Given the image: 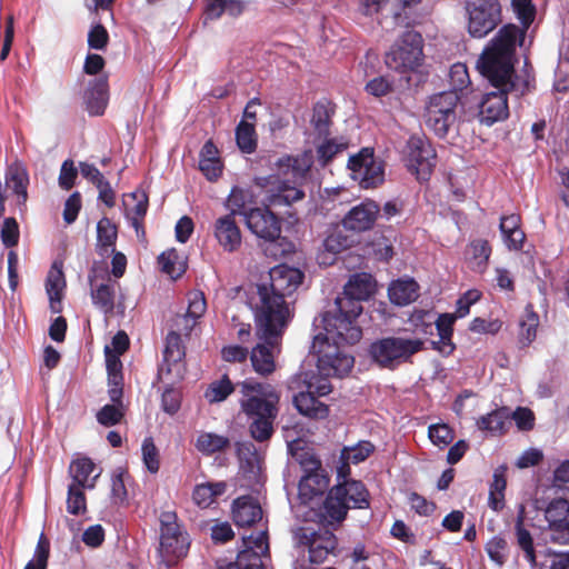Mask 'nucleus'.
<instances>
[{
	"mask_svg": "<svg viewBox=\"0 0 569 569\" xmlns=\"http://www.w3.org/2000/svg\"><path fill=\"white\" fill-rule=\"evenodd\" d=\"M108 80L99 78L90 82L84 92V104L88 113L92 117L102 116L108 106Z\"/></svg>",
	"mask_w": 569,
	"mask_h": 569,
	"instance_id": "obj_27",
	"label": "nucleus"
},
{
	"mask_svg": "<svg viewBox=\"0 0 569 569\" xmlns=\"http://www.w3.org/2000/svg\"><path fill=\"white\" fill-rule=\"evenodd\" d=\"M86 487L69 485L67 497V511L70 515H83L87 511V498L83 492Z\"/></svg>",
	"mask_w": 569,
	"mask_h": 569,
	"instance_id": "obj_52",
	"label": "nucleus"
},
{
	"mask_svg": "<svg viewBox=\"0 0 569 569\" xmlns=\"http://www.w3.org/2000/svg\"><path fill=\"white\" fill-rule=\"evenodd\" d=\"M239 405L249 423V433L258 442L268 441L274 433V420L279 412L278 392L270 385L246 379L237 383Z\"/></svg>",
	"mask_w": 569,
	"mask_h": 569,
	"instance_id": "obj_3",
	"label": "nucleus"
},
{
	"mask_svg": "<svg viewBox=\"0 0 569 569\" xmlns=\"http://www.w3.org/2000/svg\"><path fill=\"white\" fill-rule=\"evenodd\" d=\"M471 257L469 260L471 270L476 272H485L491 256V246L485 239L472 240L469 244Z\"/></svg>",
	"mask_w": 569,
	"mask_h": 569,
	"instance_id": "obj_41",
	"label": "nucleus"
},
{
	"mask_svg": "<svg viewBox=\"0 0 569 569\" xmlns=\"http://www.w3.org/2000/svg\"><path fill=\"white\" fill-rule=\"evenodd\" d=\"M421 338L385 337L370 345L372 361L381 369L396 370L401 365L412 362V357L423 349Z\"/></svg>",
	"mask_w": 569,
	"mask_h": 569,
	"instance_id": "obj_5",
	"label": "nucleus"
},
{
	"mask_svg": "<svg viewBox=\"0 0 569 569\" xmlns=\"http://www.w3.org/2000/svg\"><path fill=\"white\" fill-rule=\"evenodd\" d=\"M50 556V541L41 533L36 547L34 559L30 560L24 569H47Z\"/></svg>",
	"mask_w": 569,
	"mask_h": 569,
	"instance_id": "obj_54",
	"label": "nucleus"
},
{
	"mask_svg": "<svg viewBox=\"0 0 569 569\" xmlns=\"http://www.w3.org/2000/svg\"><path fill=\"white\" fill-rule=\"evenodd\" d=\"M269 203L264 207L251 208L246 213V224L248 229L256 234L257 237L264 239L270 242L266 248V252H270L273 257L282 256L287 252V249H281L278 253L277 251H272L276 248V241H284V238L280 237L281 233V219L274 214L270 208Z\"/></svg>",
	"mask_w": 569,
	"mask_h": 569,
	"instance_id": "obj_12",
	"label": "nucleus"
},
{
	"mask_svg": "<svg viewBox=\"0 0 569 569\" xmlns=\"http://www.w3.org/2000/svg\"><path fill=\"white\" fill-rule=\"evenodd\" d=\"M262 518V508L252 496H241L232 502V520L239 527H252Z\"/></svg>",
	"mask_w": 569,
	"mask_h": 569,
	"instance_id": "obj_24",
	"label": "nucleus"
},
{
	"mask_svg": "<svg viewBox=\"0 0 569 569\" xmlns=\"http://www.w3.org/2000/svg\"><path fill=\"white\" fill-rule=\"evenodd\" d=\"M64 288L66 279L62 271V263L56 261L51 266L46 280V291L49 300L61 302Z\"/></svg>",
	"mask_w": 569,
	"mask_h": 569,
	"instance_id": "obj_42",
	"label": "nucleus"
},
{
	"mask_svg": "<svg viewBox=\"0 0 569 569\" xmlns=\"http://www.w3.org/2000/svg\"><path fill=\"white\" fill-rule=\"evenodd\" d=\"M467 30L470 37L482 39L502 21L499 0H466Z\"/></svg>",
	"mask_w": 569,
	"mask_h": 569,
	"instance_id": "obj_10",
	"label": "nucleus"
},
{
	"mask_svg": "<svg viewBox=\"0 0 569 569\" xmlns=\"http://www.w3.org/2000/svg\"><path fill=\"white\" fill-rule=\"evenodd\" d=\"M217 569H264L261 555L250 549H244L239 552L234 562H229L223 566H218Z\"/></svg>",
	"mask_w": 569,
	"mask_h": 569,
	"instance_id": "obj_49",
	"label": "nucleus"
},
{
	"mask_svg": "<svg viewBox=\"0 0 569 569\" xmlns=\"http://www.w3.org/2000/svg\"><path fill=\"white\" fill-rule=\"evenodd\" d=\"M329 476L325 471L303 475L299 482V497L302 502L307 503L316 497H321L328 490Z\"/></svg>",
	"mask_w": 569,
	"mask_h": 569,
	"instance_id": "obj_29",
	"label": "nucleus"
},
{
	"mask_svg": "<svg viewBox=\"0 0 569 569\" xmlns=\"http://www.w3.org/2000/svg\"><path fill=\"white\" fill-rule=\"evenodd\" d=\"M423 58L422 37L416 31H406L400 44L386 57L389 68L400 72L413 70L421 64Z\"/></svg>",
	"mask_w": 569,
	"mask_h": 569,
	"instance_id": "obj_13",
	"label": "nucleus"
},
{
	"mask_svg": "<svg viewBox=\"0 0 569 569\" xmlns=\"http://www.w3.org/2000/svg\"><path fill=\"white\" fill-rule=\"evenodd\" d=\"M428 437L433 445L443 448L453 440V431L446 423H435L429 426Z\"/></svg>",
	"mask_w": 569,
	"mask_h": 569,
	"instance_id": "obj_58",
	"label": "nucleus"
},
{
	"mask_svg": "<svg viewBox=\"0 0 569 569\" xmlns=\"http://www.w3.org/2000/svg\"><path fill=\"white\" fill-rule=\"evenodd\" d=\"M94 470V463L89 458H80L73 460L69 467V473L72 478V482L70 485H77L80 487L87 488V482L89 476ZM93 485L88 486V488H92Z\"/></svg>",
	"mask_w": 569,
	"mask_h": 569,
	"instance_id": "obj_50",
	"label": "nucleus"
},
{
	"mask_svg": "<svg viewBox=\"0 0 569 569\" xmlns=\"http://www.w3.org/2000/svg\"><path fill=\"white\" fill-rule=\"evenodd\" d=\"M495 88L497 91L486 93L479 104V120L487 126L502 121L509 116L508 91L502 87Z\"/></svg>",
	"mask_w": 569,
	"mask_h": 569,
	"instance_id": "obj_19",
	"label": "nucleus"
},
{
	"mask_svg": "<svg viewBox=\"0 0 569 569\" xmlns=\"http://www.w3.org/2000/svg\"><path fill=\"white\" fill-rule=\"evenodd\" d=\"M98 244L104 249L112 247L117 240V227L112 221L103 217L97 224Z\"/></svg>",
	"mask_w": 569,
	"mask_h": 569,
	"instance_id": "obj_56",
	"label": "nucleus"
},
{
	"mask_svg": "<svg viewBox=\"0 0 569 569\" xmlns=\"http://www.w3.org/2000/svg\"><path fill=\"white\" fill-rule=\"evenodd\" d=\"M229 446L230 440L227 437L212 432L200 433L196 441L197 450L206 456L222 451Z\"/></svg>",
	"mask_w": 569,
	"mask_h": 569,
	"instance_id": "obj_44",
	"label": "nucleus"
},
{
	"mask_svg": "<svg viewBox=\"0 0 569 569\" xmlns=\"http://www.w3.org/2000/svg\"><path fill=\"white\" fill-rule=\"evenodd\" d=\"M213 234L224 251L234 252L241 246V231L232 214H226L216 220Z\"/></svg>",
	"mask_w": 569,
	"mask_h": 569,
	"instance_id": "obj_23",
	"label": "nucleus"
},
{
	"mask_svg": "<svg viewBox=\"0 0 569 569\" xmlns=\"http://www.w3.org/2000/svg\"><path fill=\"white\" fill-rule=\"evenodd\" d=\"M348 168L352 172V178L358 180L363 189L376 188L385 180L383 166L375 159L373 151L369 148H363L359 153L351 156Z\"/></svg>",
	"mask_w": 569,
	"mask_h": 569,
	"instance_id": "obj_14",
	"label": "nucleus"
},
{
	"mask_svg": "<svg viewBox=\"0 0 569 569\" xmlns=\"http://www.w3.org/2000/svg\"><path fill=\"white\" fill-rule=\"evenodd\" d=\"M295 540L299 547L308 550L311 563H322L330 556L336 557L338 539L336 535L325 526H302L295 531Z\"/></svg>",
	"mask_w": 569,
	"mask_h": 569,
	"instance_id": "obj_9",
	"label": "nucleus"
},
{
	"mask_svg": "<svg viewBox=\"0 0 569 569\" xmlns=\"http://www.w3.org/2000/svg\"><path fill=\"white\" fill-rule=\"evenodd\" d=\"M158 263L161 270L172 279L180 278L186 271V266L181 261L180 254L174 248L163 251L158 257Z\"/></svg>",
	"mask_w": 569,
	"mask_h": 569,
	"instance_id": "obj_48",
	"label": "nucleus"
},
{
	"mask_svg": "<svg viewBox=\"0 0 569 569\" xmlns=\"http://www.w3.org/2000/svg\"><path fill=\"white\" fill-rule=\"evenodd\" d=\"M456 320L457 316L452 313H441L438 319L433 321V326L439 336V341L433 342V348L445 356L451 355L456 349L452 342L453 325Z\"/></svg>",
	"mask_w": 569,
	"mask_h": 569,
	"instance_id": "obj_32",
	"label": "nucleus"
},
{
	"mask_svg": "<svg viewBox=\"0 0 569 569\" xmlns=\"http://www.w3.org/2000/svg\"><path fill=\"white\" fill-rule=\"evenodd\" d=\"M459 99L455 91H442L430 97L425 113L426 124L439 138L446 137L455 123Z\"/></svg>",
	"mask_w": 569,
	"mask_h": 569,
	"instance_id": "obj_11",
	"label": "nucleus"
},
{
	"mask_svg": "<svg viewBox=\"0 0 569 569\" xmlns=\"http://www.w3.org/2000/svg\"><path fill=\"white\" fill-rule=\"evenodd\" d=\"M436 151L421 137L412 136L407 142V167L419 181H427L435 167Z\"/></svg>",
	"mask_w": 569,
	"mask_h": 569,
	"instance_id": "obj_15",
	"label": "nucleus"
},
{
	"mask_svg": "<svg viewBox=\"0 0 569 569\" xmlns=\"http://www.w3.org/2000/svg\"><path fill=\"white\" fill-rule=\"evenodd\" d=\"M253 202V194L249 189L241 187H233L227 199V207L230 209V213L233 217L236 214L243 216L246 218L247 206Z\"/></svg>",
	"mask_w": 569,
	"mask_h": 569,
	"instance_id": "obj_45",
	"label": "nucleus"
},
{
	"mask_svg": "<svg viewBox=\"0 0 569 569\" xmlns=\"http://www.w3.org/2000/svg\"><path fill=\"white\" fill-rule=\"evenodd\" d=\"M29 184V176L24 168L20 166H12L7 173V186L26 202L28 198L27 187Z\"/></svg>",
	"mask_w": 569,
	"mask_h": 569,
	"instance_id": "obj_46",
	"label": "nucleus"
},
{
	"mask_svg": "<svg viewBox=\"0 0 569 569\" xmlns=\"http://www.w3.org/2000/svg\"><path fill=\"white\" fill-rule=\"evenodd\" d=\"M515 36L513 27H501L481 53L478 68L492 87H502L508 93L523 96L531 90L533 80H520L516 74Z\"/></svg>",
	"mask_w": 569,
	"mask_h": 569,
	"instance_id": "obj_2",
	"label": "nucleus"
},
{
	"mask_svg": "<svg viewBox=\"0 0 569 569\" xmlns=\"http://www.w3.org/2000/svg\"><path fill=\"white\" fill-rule=\"evenodd\" d=\"M373 450L375 446L370 441H360L351 448H343L341 451V459L346 462L340 468L339 473H342L345 469L349 471V462L357 465L365 461Z\"/></svg>",
	"mask_w": 569,
	"mask_h": 569,
	"instance_id": "obj_47",
	"label": "nucleus"
},
{
	"mask_svg": "<svg viewBox=\"0 0 569 569\" xmlns=\"http://www.w3.org/2000/svg\"><path fill=\"white\" fill-rule=\"evenodd\" d=\"M99 276L96 270L89 274L92 303L106 316L111 315L114 309V281L107 272L102 273V282L98 283Z\"/></svg>",
	"mask_w": 569,
	"mask_h": 569,
	"instance_id": "obj_20",
	"label": "nucleus"
},
{
	"mask_svg": "<svg viewBox=\"0 0 569 569\" xmlns=\"http://www.w3.org/2000/svg\"><path fill=\"white\" fill-rule=\"evenodd\" d=\"M303 279L301 270L279 264L270 269L269 282L254 286L249 303L261 337L282 336L290 318L286 297L291 296Z\"/></svg>",
	"mask_w": 569,
	"mask_h": 569,
	"instance_id": "obj_1",
	"label": "nucleus"
},
{
	"mask_svg": "<svg viewBox=\"0 0 569 569\" xmlns=\"http://www.w3.org/2000/svg\"><path fill=\"white\" fill-rule=\"evenodd\" d=\"M507 541L501 537H493L487 545L486 551L489 558L497 565L502 566L506 561L505 551L507 549Z\"/></svg>",
	"mask_w": 569,
	"mask_h": 569,
	"instance_id": "obj_63",
	"label": "nucleus"
},
{
	"mask_svg": "<svg viewBox=\"0 0 569 569\" xmlns=\"http://www.w3.org/2000/svg\"><path fill=\"white\" fill-rule=\"evenodd\" d=\"M343 292L361 302L369 299L373 292L371 277L367 273L351 276L343 288Z\"/></svg>",
	"mask_w": 569,
	"mask_h": 569,
	"instance_id": "obj_40",
	"label": "nucleus"
},
{
	"mask_svg": "<svg viewBox=\"0 0 569 569\" xmlns=\"http://www.w3.org/2000/svg\"><path fill=\"white\" fill-rule=\"evenodd\" d=\"M361 312V301L342 292L336 298L335 309L322 315L321 323L325 331L332 333L335 339H342L348 345H355L362 337L361 328L356 325Z\"/></svg>",
	"mask_w": 569,
	"mask_h": 569,
	"instance_id": "obj_4",
	"label": "nucleus"
},
{
	"mask_svg": "<svg viewBox=\"0 0 569 569\" xmlns=\"http://www.w3.org/2000/svg\"><path fill=\"white\" fill-rule=\"evenodd\" d=\"M421 0H357V12L386 28L407 23L409 10Z\"/></svg>",
	"mask_w": 569,
	"mask_h": 569,
	"instance_id": "obj_8",
	"label": "nucleus"
},
{
	"mask_svg": "<svg viewBox=\"0 0 569 569\" xmlns=\"http://www.w3.org/2000/svg\"><path fill=\"white\" fill-rule=\"evenodd\" d=\"M380 213L379 204L370 199L352 207L343 217V228L353 233H361L372 229Z\"/></svg>",
	"mask_w": 569,
	"mask_h": 569,
	"instance_id": "obj_18",
	"label": "nucleus"
},
{
	"mask_svg": "<svg viewBox=\"0 0 569 569\" xmlns=\"http://www.w3.org/2000/svg\"><path fill=\"white\" fill-rule=\"evenodd\" d=\"M476 426L481 431H487L492 436L505 435L510 426V413L506 407L497 408L491 412L477 419Z\"/></svg>",
	"mask_w": 569,
	"mask_h": 569,
	"instance_id": "obj_31",
	"label": "nucleus"
},
{
	"mask_svg": "<svg viewBox=\"0 0 569 569\" xmlns=\"http://www.w3.org/2000/svg\"><path fill=\"white\" fill-rule=\"evenodd\" d=\"M234 390V386L227 375L218 381L212 382L204 392V398L210 402L224 401Z\"/></svg>",
	"mask_w": 569,
	"mask_h": 569,
	"instance_id": "obj_51",
	"label": "nucleus"
},
{
	"mask_svg": "<svg viewBox=\"0 0 569 569\" xmlns=\"http://www.w3.org/2000/svg\"><path fill=\"white\" fill-rule=\"evenodd\" d=\"M525 509L521 507L520 512L517 516L515 525V535L517 545L525 552V558L531 565L537 566L536 550L533 546V539L529 530L525 528Z\"/></svg>",
	"mask_w": 569,
	"mask_h": 569,
	"instance_id": "obj_36",
	"label": "nucleus"
},
{
	"mask_svg": "<svg viewBox=\"0 0 569 569\" xmlns=\"http://www.w3.org/2000/svg\"><path fill=\"white\" fill-rule=\"evenodd\" d=\"M449 83L451 87L449 91H455L457 94L459 91L469 87L470 78L468 68L465 63L458 62L451 66L449 71Z\"/></svg>",
	"mask_w": 569,
	"mask_h": 569,
	"instance_id": "obj_55",
	"label": "nucleus"
},
{
	"mask_svg": "<svg viewBox=\"0 0 569 569\" xmlns=\"http://www.w3.org/2000/svg\"><path fill=\"white\" fill-rule=\"evenodd\" d=\"M303 198V190L290 186L287 181H282L279 183L276 191L267 196V202L272 207L291 206Z\"/></svg>",
	"mask_w": 569,
	"mask_h": 569,
	"instance_id": "obj_37",
	"label": "nucleus"
},
{
	"mask_svg": "<svg viewBox=\"0 0 569 569\" xmlns=\"http://www.w3.org/2000/svg\"><path fill=\"white\" fill-rule=\"evenodd\" d=\"M293 403L301 415L311 419H325L329 415L328 406L308 390L296 395Z\"/></svg>",
	"mask_w": 569,
	"mask_h": 569,
	"instance_id": "obj_33",
	"label": "nucleus"
},
{
	"mask_svg": "<svg viewBox=\"0 0 569 569\" xmlns=\"http://www.w3.org/2000/svg\"><path fill=\"white\" fill-rule=\"evenodd\" d=\"M409 322L415 327V333L421 336L433 335V320L429 311L415 310L409 317Z\"/></svg>",
	"mask_w": 569,
	"mask_h": 569,
	"instance_id": "obj_57",
	"label": "nucleus"
},
{
	"mask_svg": "<svg viewBox=\"0 0 569 569\" xmlns=\"http://www.w3.org/2000/svg\"><path fill=\"white\" fill-rule=\"evenodd\" d=\"M184 357L186 348L182 343L181 335L177 331H170L166 337L163 363L158 370L159 379L172 373H174L176 378L181 379L184 370Z\"/></svg>",
	"mask_w": 569,
	"mask_h": 569,
	"instance_id": "obj_16",
	"label": "nucleus"
},
{
	"mask_svg": "<svg viewBox=\"0 0 569 569\" xmlns=\"http://www.w3.org/2000/svg\"><path fill=\"white\" fill-rule=\"evenodd\" d=\"M78 177V169L72 159L62 162L58 178L59 187L63 190H70L74 187Z\"/></svg>",
	"mask_w": 569,
	"mask_h": 569,
	"instance_id": "obj_60",
	"label": "nucleus"
},
{
	"mask_svg": "<svg viewBox=\"0 0 569 569\" xmlns=\"http://www.w3.org/2000/svg\"><path fill=\"white\" fill-rule=\"evenodd\" d=\"M236 141L243 153L254 152L258 144L254 123L241 120L236 128Z\"/></svg>",
	"mask_w": 569,
	"mask_h": 569,
	"instance_id": "obj_43",
	"label": "nucleus"
},
{
	"mask_svg": "<svg viewBox=\"0 0 569 569\" xmlns=\"http://www.w3.org/2000/svg\"><path fill=\"white\" fill-rule=\"evenodd\" d=\"M335 493L339 495L350 508L366 509L370 506V496L366 486L358 480H345L335 486Z\"/></svg>",
	"mask_w": 569,
	"mask_h": 569,
	"instance_id": "obj_26",
	"label": "nucleus"
},
{
	"mask_svg": "<svg viewBox=\"0 0 569 569\" xmlns=\"http://www.w3.org/2000/svg\"><path fill=\"white\" fill-rule=\"evenodd\" d=\"M348 345L345 340L335 339L332 333H318L315 336L311 352L317 356V366L326 376L343 377L348 375L355 365V358L341 349V345Z\"/></svg>",
	"mask_w": 569,
	"mask_h": 569,
	"instance_id": "obj_6",
	"label": "nucleus"
},
{
	"mask_svg": "<svg viewBox=\"0 0 569 569\" xmlns=\"http://www.w3.org/2000/svg\"><path fill=\"white\" fill-rule=\"evenodd\" d=\"M109 42V33L101 23L93 26L88 33V46L94 50H104Z\"/></svg>",
	"mask_w": 569,
	"mask_h": 569,
	"instance_id": "obj_62",
	"label": "nucleus"
},
{
	"mask_svg": "<svg viewBox=\"0 0 569 569\" xmlns=\"http://www.w3.org/2000/svg\"><path fill=\"white\" fill-rule=\"evenodd\" d=\"M236 453L241 463L252 469L258 460L257 448L251 441L236 443Z\"/></svg>",
	"mask_w": 569,
	"mask_h": 569,
	"instance_id": "obj_64",
	"label": "nucleus"
},
{
	"mask_svg": "<svg viewBox=\"0 0 569 569\" xmlns=\"http://www.w3.org/2000/svg\"><path fill=\"white\" fill-rule=\"evenodd\" d=\"M142 461L150 473H157L160 469V453L151 437L144 438L142 446Z\"/></svg>",
	"mask_w": 569,
	"mask_h": 569,
	"instance_id": "obj_53",
	"label": "nucleus"
},
{
	"mask_svg": "<svg viewBox=\"0 0 569 569\" xmlns=\"http://www.w3.org/2000/svg\"><path fill=\"white\" fill-rule=\"evenodd\" d=\"M539 316L531 305L525 308V313L519 321L518 340L522 347H528L537 337Z\"/></svg>",
	"mask_w": 569,
	"mask_h": 569,
	"instance_id": "obj_38",
	"label": "nucleus"
},
{
	"mask_svg": "<svg viewBox=\"0 0 569 569\" xmlns=\"http://www.w3.org/2000/svg\"><path fill=\"white\" fill-rule=\"evenodd\" d=\"M243 11V3L240 0H206L204 13L208 19H219L223 13L238 17Z\"/></svg>",
	"mask_w": 569,
	"mask_h": 569,
	"instance_id": "obj_39",
	"label": "nucleus"
},
{
	"mask_svg": "<svg viewBox=\"0 0 569 569\" xmlns=\"http://www.w3.org/2000/svg\"><path fill=\"white\" fill-rule=\"evenodd\" d=\"M19 226L14 218H6L1 228V241L7 248H12L19 242Z\"/></svg>",
	"mask_w": 569,
	"mask_h": 569,
	"instance_id": "obj_61",
	"label": "nucleus"
},
{
	"mask_svg": "<svg viewBox=\"0 0 569 569\" xmlns=\"http://www.w3.org/2000/svg\"><path fill=\"white\" fill-rule=\"evenodd\" d=\"M257 329V336L263 340V343H258L250 352V361L253 370L262 377H268L276 370V361L273 355V347L280 336H274L270 339L261 337Z\"/></svg>",
	"mask_w": 569,
	"mask_h": 569,
	"instance_id": "obj_21",
	"label": "nucleus"
},
{
	"mask_svg": "<svg viewBox=\"0 0 569 569\" xmlns=\"http://www.w3.org/2000/svg\"><path fill=\"white\" fill-rule=\"evenodd\" d=\"M511 4L518 20L521 23V27H518L513 23H508L503 27H513L516 29L513 42L515 47H517L522 46L525 41L527 31L536 18V8L532 3V0H512Z\"/></svg>",
	"mask_w": 569,
	"mask_h": 569,
	"instance_id": "obj_28",
	"label": "nucleus"
},
{
	"mask_svg": "<svg viewBox=\"0 0 569 569\" xmlns=\"http://www.w3.org/2000/svg\"><path fill=\"white\" fill-rule=\"evenodd\" d=\"M134 201L132 207L126 206V218L130 220L132 228L140 241L146 240L144 218L149 208V197L144 190H134L127 194Z\"/></svg>",
	"mask_w": 569,
	"mask_h": 569,
	"instance_id": "obj_25",
	"label": "nucleus"
},
{
	"mask_svg": "<svg viewBox=\"0 0 569 569\" xmlns=\"http://www.w3.org/2000/svg\"><path fill=\"white\" fill-rule=\"evenodd\" d=\"M352 240L350 237L345 234L341 230H333L323 241L325 249L332 253H339L350 248Z\"/></svg>",
	"mask_w": 569,
	"mask_h": 569,
	"instance_id": "obj_59",
	"label": "nucleus"
},
{
	"mask_svg": "<svg viewBox=\"0 0 569 569\" xmlns=\"http://www.w3.org/2000/svg\"><path fill=\"white\" fill-rule=\"evenodd\" d=\"M553 542L569 543V501L563 498L553 499L545 511Z\"/></svg>",
	"mask_w": 569,
	"mask_h": 569,
	"instance_id": "obj_17",
	"label": "nucleus"
},
{
	"mask_svg": "<svg viewBox=\"0 0 569 569\" xmlns=\"http://www.w3.org/2000/svg\"><path fill=\"white\" fill-rule=\"evenodd\" d=\"M348 509H350V505H346L341 497L335 493L333 487L329 490L319 510H313L315 518L312 520L319 525L340 523L346 519Z\"/></svg>",
	"mask_w": 569,
	"mask_h": 569,
	"instance_id": "obj_22",
	"label": "nucleus"
},
{
	"mask_svg": "<svg viewBox=\"0 0 569 569\" xmlns=\"http://www.w3.org/2000/svg\"><path fill=\"white\" fill-rule=\"evenodd\" d=\"M226 481H207L197 483L192 490V501L200 509H207L227 492Z\"/></svg>",
	"mask_w": 569,
	"mask_h": 569,
	"instance_id": "obj_30",
	"label": "nucleus"
},
{
	"mask_svg": "<svg viewBox=\"0 0 569 569\" xmlns=\"http://www.w3.org/2000/svg\"><path fill=\"white\" fill-rule=\"evenodd\" d=\"M161 561L171 567L186 557L190 547L189 536L182 529L176 511H162L159 516Z\"/></svg>",
	"mask_w": 569,
	"mask_h": 569,
	"instance_id": "obj_7",
	"label": "nucleus"
},
{
	"mask_svg": "<svg viewBox=\"0 0 569 569\" xmlns=\"http://www.w3.org/2000/svg\"><path fill=\"white\" fill-rule=\"evenodd\" d=\"M419 284L413 279L397 280L389 288V298L397 306H407L419 297Z\"/></svg>",
	"mask_w": 569,
	"mask_h": 569,
	"instance_id": "obj_35",
	"label": "nucleus"
},
{
	"mask_svg": "<svg viewBox=\"0 0 569 569\" xmlns=\"http://www.w3.org/2000/svg\"><path fill=\"white\" fill-rule=\"evenodd\" d=\"M335 114V106L328 100L318 101L312 108L311 124L319 137H328Z\"/></svg>",
	"mask_w": 569,
	"mask_h": 569,
	"instance_id": "obj_34",
	"label": "nucleus"
}]
</instances>
